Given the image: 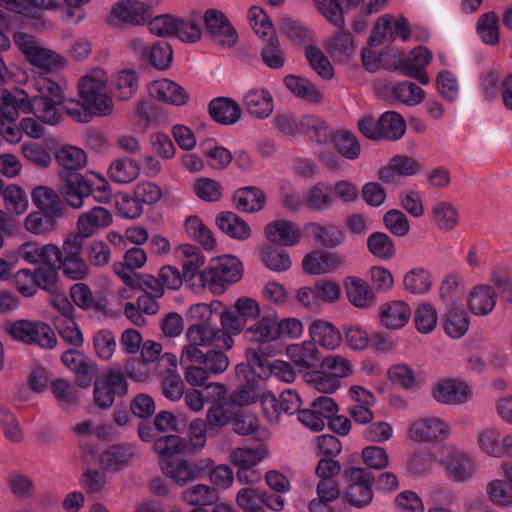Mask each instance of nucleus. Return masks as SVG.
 <instances>
[{
	"label": "nucleus",
	"instance_id": "22",
	"mask_svg": "<svg viewBox=\"0 0 512 512\" xmlns=\"http://www.w3.org/2000/svg\"><path fill=\"white\" fill-rule=\"evenodd\" d=\"M308 334L314 346H320L327 351L338 349L343 341L341 331L333 323L322 319H315L310 323Z\"/></svg>",
	"mask_w": 512,
	"mask_h": 512
},
{
	"label": "nucleus",
	"instance_id": "5",
	"mask_svg": "<svg viewBox=\"0 0 512 512\" xmlns=\"http://www.w3.org/2000/svg\"><path fill=\"white\" fill-rule=\"evenodd\" d=\"M186 344L181 351V364L200 363L204 353L211 349H224L220 329L207 323L190 325L185 332Z\"/></svg>",
	"mask_w": 512,
	"mask_h": 512
},
{
	"label": "nucleus",
	"instance_id": "34",
	"mask_svg": "<svg viewBox=\"0 0 512 512\" xmlns=\"http://www.w3.org/2000/svg\"><path fill=\"white\" fill-rule=\"evenodd\" d=\"M217 227L232 239L245 241L251 236L248 223L234 212L226 211L216 217Z\"/></svg>",
	"mask_w": 512,
	"mask_h": 512
},
{
	"label": "nucleus",
	"instance_id": "31",
	"mask_svg": "<svg viewBox=\"0 0 512 512\" xmlns=\"http://www.w3.org/2000/svg\"><path fill=\"white\" fill-rule=\"evenodd\" d=\"M318 349L310 340L290 344L286 348V355L299 372H306L314 368L319 360Z\"/></svg>",
	"mask_w": 512,
	"mask_h": 512
},
{
	"label": "nucleus",
	"instance_id": "10",
	"mask_svg": "<svg viewBox=\"0 0 512 512\" xmlns=\"http://www.w3.org/2000/svg\"><path fill=\"white\" fill-rule=\"evenodd\" d=\"M375 90L382 98L407 106H416L425 98V91L410 81L380 80L375 84Z\"/></svg>",
	"mask_w": 512,
	"mask_h": 512
},
{
	"label": "nucleus",
	"instance_id": "38",
	"mask_svg": "<svg viewBox=\"0 0 512 512\" xmlns=\"http://www.w3.org/2000/svg\"><path fill=\"white\" fill-rule=\"evenodd\" d=\"M162 472L177 485L183 486L198 477L199 468L187 460H167L161 464Z\"/></svg>",
	"mask_w": 512,
	"mask_h": 512
},
{
	"label": "nucleus",
	"instance_id": "33",
	"mask_svg": "<svg viewBox=\"0 0 512 512\" xmlns=\"http://www.w3.org/2000/svg\"><path fill=\"white\" fill-rule=\"evenodd\" d=\"M387 376L394 385L409 391L420 389L425 382L420 373L405 363L392 365L387 371Z\"/></svg>",
	"mask_w": 512,
	"mask_h": 512
},
{
	"label": "nucleus",
	"instance_id": "3",
	"mask_svg": "<svg viewBox=\"0 0 512 512\" xmlns=\"http://www.w3.org/2000/svg\"><path fill=\"white\" fill-rule=\"evenodd\" d=\"M109 76L101 67H93L82 75L77 82V92L96 116H108L113 112L112 96L107 93Z\"/></svg>",
	"mask_w": 512,
	"mask_h": 512
},
{
	"label": "nucleus",
	"instance_id": "12",
	"mask_svg": "<svg viewBox=\"0 0 512 512\" xmlns=\"http://www.w3.org/2000/svg\"><path fill=\"white\" fill-rule=\"evenodd\" d=\"M431 395L437 403L459 405L471 398V388L461 379L443 378L432 385Z\"/></svg>",
	"mask_w": 512,
	"mask_h": 512
},
{
	"label": "nucleus",
	"instance_id": "4",
	"mask_svg": "<svg viewBox=\"0 0 512 512\" xmlns=\"http://www.w3.org/2000/svg\"><path fill=\"white\" fill-rule=\"evenodd\" d=\"M243 264L235 256L225 254L212 257L207 267L200 271V280L213 294H222L226 288L241 280Z\"/></svg>",
	"mask_w": 512,
	"mask_h": 512
},
{
	"label": "nucleus",
	"instance_id": "59",
	"mask_svg": "<svg viewBox=\"0 0 512 512\" xmlns=\"http://www.w3.org/2000/svg\"><path fill=\"white\" fill-rule=\"evenodd\" d=\"M51 391L57 403L68 408L77 405L81 399V393L69 381L65 379H55L51 382Z\"/></svg>",
	"mask_w": 512,
	"mask_h": 512
},
{
	"label": "nucleus",
	"instance_id": "15",
	"mask_svg": "<svg viewBox=\"0 0 512 512\" xmlns=\"http://www.w3.org/2000/svg\"><path fill=\"white\" fill-rule=\"evenodd\" d=\"M17 253L20 259L30 265L44 264L48 267H56L60 260L61 250L53 244L41 245L37 241H25L19 245Z\"/></svg>",
	"mask_w": 512,
	"mask_h": 512
},
{
	"label": "nucleus",
	"instance_id": "8",
	"mask_svg": "<svg viewBox=\"0 0 512 512\" xmlns=\"http://www.w3.org/2000/svg\"><path fill=\"white\" fill-rule=\"evenodd\" d=\"M439 463L445 470L446 475L457 483L470 481L476 474L472 457L468 452L454 444H448L442 448Z\"/></svg>",
	"mask_w": 512,
	"mask_h": 512
},
{
	"label": "nucleus",
	"instance_id": "32",
	"mask_svg": "<svg viewBox=\"0 0 512 512\" xmlns=\"http://www.w3.org/2000/svg\"><path fill=\"white\" fill-rule=\"evenodd\" d=\"M411 318V309L404 301H392L381 306L380 322L387 329L403 328Z\"/></svg>",
	"mask_w": 512,
	"mask_h": 512
},
{
	"label": "nucleus",
	"instance_id": "51",
	"mask_svg": "<svg viewBox=\"0 0 512 512\" xmlns=\"http://www.w3.org/2000/svg\"><path fill=\"white\" fill-rule=\"evenodd\" d=\"M175 254L182 263L184 276L188 278H193L205 263V256L191 244L180 245Z\"/></svg>",
	"mask_w": 512,
	"mask_h": 512
},
{
	"label": "nucleus",
	"instance_id": "53",
	"mask_svg": "<svg viewBox=\"0 0 512 512\" xmlns=\"http://www.w3.org/2000/svg\"><path fill=\"white\" fill-rule=\"evenodd\" d=\"M233 201L238 210L252 213L264 207L265 195L256 187H243L234 193Z\"/></svg>",
	"mask_w": 512,
	"mask_h": 512
},
{
	"label": "nucleus",
	"instance_id": "28",
	"mask_svg": "<svg viewBox=\"0 0 512 512\" xmlns=\"http://www.w3.org/2000/svg\"><path fill=\"white\" fill-rule=\"evenodd\" d=\"M420 168L419 162L414 158L396 155L389 160L386 167L379 171L378 177L385 183L393 184L398 177H410L418 174Z\"/></svg>",
	"mask_w": 512,
	"mask_h": 512
},
{
	"label": "nucleus",
	"instance_id": "16",
	"mask_svg": "<svg viewBox=\"0 0 512 512\" xmlns=\"http://www.w3.org/2000/svg\"><path fill=\"white\" fill-rule=\"evenodd\" d=\"M59 176L64 182L61 187V193L66 202L74 209L83 208L84 200L91 195L87 171L84 174L79 172H60Z\"/></svg>",
	"mask_w": 512,
	"mask_h": 512
},
{
	"label": "nucleus",
	"instance_id": "25",
	"mask_svg": "<svg viewBox=\"0 0 512 512\" xmlns=\"http://www.w3.org/2000/svg\"><path fill=\"white\" fill-rule=\"evenodd\" d=\"M267 240L275 245L291 247L296 245L301 236L298 226L292 221L277 219L266 224L264 228Z\"/></svg>",
	"mask_w": 512,
	"mask_h": 512
},
{
	"label": "nucleus",
	"instance_id": "30",
	"mask_svg": "<svg viewBox=\"0 0 512 512\" xmlns=\"http://www.w3.org/2000/svg\"><path fill=\"white\" fill-rule=\"evenodd\" d=\"M140 172V163L129 156L113 159L107 169V175L111 181L120 185L132 183L139 177Z\"/></svg>",
	"mask_w": 512,
	"mask_h": 512
},
{
	"label": "nucleus",
	"instance_id": "18",
	"mask_svg": "<svg viewBox=\"0 0 512 512\" xmlns=\"http://www.w3.org/2000/svg\"><path fill=\"white\" fill-rule=\"evenodd\" d=\"M148 20L145 9L140 0H119L116 1L108 15L111 24H126L131 26L143 25Z\"/></svg>",
	"mask_w": 512,
	"mask_h": 512
},
{
	"label": "nucleus",
	"instance_id": "48",
	"mask_svg": "<svg viewBox=\"0 0 512 512\" xmlns=\"http://www.w3.org/2000/svg\"><path fill=\"white\" fill-rule=\"evenodd\" d=\"M30 10L29 19L32 20L31 25L37 31L50 30L54 24L46 19L43 11H53L61 8V0H27Z\"/></svg>",
	"mask_w": 512,
	"mask_h": 512
},
{
	"label": "nucleus",
	"instance_id": "19",
	"mask_svg": "<svg viewBox=\"0 0 512 512\" xmlns=\"http://www.w3.org/2000/svg\"><path fill=\"white\" fill-rule=\"evenodd\" d=\"M26 61L34 68L39 70L40 73L35 75V77L40 75L46 76L45 74L55 73L65 69L68 65V60L65 56L54 50L46 48L43 45L39 46V48L36 49L35 52L26 59ZM33 78L34 76L25 82H22L21 80H17L16 82L19 85H22L21 87H24V84L30 82Z\"/></svg>",
	"mask_w": 512,
	"mask_h": 512
},
{
	"label": "nucleus",
	"instance_id": "23",
	"mask_svg": "<svg viewBox=\"0 0 512 512\" xmlns=\"http://www.w3.org/2000/svg\"><path fill=\"white\" fill-rule=\"evenodd\" d=\"M61 361L66 368L76 373L80 387L90 386L97 372V364L94 361L87 359L83 353L76 350L65 351Z\"/></svg>",
	"mask_w": 512,
	"mask_h": 512
},
{
	"label": "nucleus",
	"instance_id": "54",
	"mask_svg": "<svg viewBox=\"0 0 512 512\" xmlns=\"http://www.w3.org/2000/svg\"><path fill=\"white\" fill-rule=\"evenodd\" d=\"M503 437L496 428H484L477 434L479 449L490 457L501 458L504 455Z\"/></svg>",
	"mask_w": 512,
	"mask_h": 512
},
{
	"label": "nucleus",
	"instance_id": "29",
	"mask_svg": "<svg viewBox=\"0 0 512 512\" xmlns=\"http://www.w3.org/2000/svg\"><path fill=\"white\" fill-rule=\"evenodd\" d=\"M499 73L491 71L483 80L482 91L486 99L492 100L498 94L505 108L512 110V73L498 81Z\"/></svg>",
	"mask_w": 512,
	"mask_h": 512
},
{
	"label": "nucleus",
	"instance_id": "11",
	"mask_svg": "<svg viewBox=\"0 0 512 512\" xmlns=\"http://www.w3.org/2000/svg\"><path fill=\"white\" fill-rule=\"evenodd\" d=\"M345 474L351 482L346 492L347 502L356 508L368 506L373 500L372 473L360 467H352Z\"/></svg>",
	"mask_w": 512,
	"mask_h": 512
},
{
	"label": "nucleus",
	"instance_id": "35",
	"mask_svg": "<svg viewBox=\"0 0 512 512\" xmlns=\"http://www.w3.org/2000/svg\"><path fill=\"white\" fill-rule=\"evenodd\" d=\"M33 204L43 213L56 217L63 214V205L58 193L51 187L39 185L31 192Z\"/></svg>",
	"mask_w": 512,
	"mask_h": 512
},
{
	"label": "nucleus",
	"instance_id": "55",
	"mask_svg": "<svg viewBox=\"0 0 512 512\" xmlns=\"http://www.w3.org/2000/svg\"><path fill=\"white\" fill-rule=\"evenodd\" d=\"M463 279L456 273L444 277L439 288V297L447 307H457L463 297Z\"/></svg>",
	"mask_w": 512,
	"mask_h": 512
},
{
	"label": "nucleus",
	"instance_id": "44",
	"mask_svg": "<svg viewBox=\"0 0 512 512\" xmlns=\"http://www.w3.org/2000/svg\"><path fill=\"white\" fill-rule=\"evenodd\" d=\"M55 159L62 172H77L87 164V156L84 150L73 145H63L55 151Z\"/></svg>",
	"mask_w": 512,
	"mask_h": 512
},
{
	"label": "nucleus",
	"instance_id": "9",
	"mask_svg": "<svg viewBox=\"0 0 512 512\" xmlns=\"http://www.w3.org/2000/svg\"><path fill=\"white\" fill-rule=\"evenodd\" d=\"M244 340L250 344L249 354L255 355L252 353L253 350L263 355L268 354L269 345L277 341L276 311L271 310V312L260 316L253 324L246 327Z\"/></svg>",
	"mask_w": 512,
	"mask_h": 512
},
{
	"label": "nucleus",
	"instance_id": "7",
	"mask_svg": "<svg viewBox=\"0 0 512 512\" xmlns=\"http://www.w3.org/2000/svg\"><path fill=\"white\" fill-rule=\"evenodd\" d=\"M452 425L448 420L436 415H426L409 423L408 438L416 443H440L451 437Z\"/></svg>",
	"mask_w": 512,
	"mask_h": 512
},
{
	"label": "nucleus",
	"instance_id": "13",
	"mask_svg": "<svg viewBox=\"0 0 512 512\" xmlns=\"http://www.w3.org/2000/svg\"><path fill=\"white\" fill-rule=\"evenodd\" d=\"M347 258L338 253L315 250L304 256L302 268L310 275L332 274L345 268Z\"/></svg>",
	"mask_w": 512,
	"mask_h": 512
},
{
	"label": "nucleus",
	"instance_id": "21",
	"mask_svg": "<svg viewBox=\"0 0 512 512\" xmlns=\"http://www.w3.org/2000/svg\"><path fill=\"white\" fill-rule=\"evenodd\" d=\"M139 74L130 67L116 70L109 76L110 95L118 100L126 101L131 99L139 88Z\"/></svg>",
	"mask_w": 512,
	"mask_h": 512
},
{
	"label": "nucleus",
	"instance_id": "56",
	"mask_svg": "<svg viewBox=\"0 0 512 512\" xmlns=\"http://www.w3.org/2000/svg\"><path fill=\"white\" fill-rule=\"evenodd\" d=\"M368 251L382 261H388L395 257L396 246L392 238L384 232H374L367 238Z\"/></svg>",
	"mask_w": 512,
	"mask_h": 512
},
{
	"label": "nucleus",
	"instance_id": "49",
	"mask_svg": "<svg viewBox=\"0 0 512 512\" xmlns=\"http://www.w3.org/2000/svg\"><path fill=\"white\" fill-rule=\"evenodd\" d=\"M485 493L495 507L502 510L512 509V487L502 478L489 480L485 486Z\"/></svg>",
	"mask_w": 512,
	"mask_h": 512
},
{
	"label": "nucleus",
	"instance_id": "39",
	"mask_svg": "<svg viewBox=\"0 0 512 512\" xmlns=\"http://www.w3.org/2000/svg\"><path fill=\"white\" fill-rule=\"evenodd\" d=\"M210 116L218 123L231 125L241 117V110L237 102L230 98L219 97L209 104Z\"/></svg>",
	"mask_w": 512,
	"mask_h": 512
},
{
	"label": "nucleus",
	"instance_id": "14",
	"mask_svg": "<svg viewBox=\"0 0 512 512\" xmlns=\"http://www.w3.org/2000/svg\"><path fill=\"white\" fill-rule=\"evenodd\" d=\"M147 92L152 99L176 107L187 104L190 99L185 88L168 78H160L149 82Z\"/></svg>",
	"mask_w": 512,
	"mask_h": 512
},
{
	"label": "nucleus",
	"instance_id": "62",
	"mask_svg": "<svg viewBox=\"0 0 512 512\" xmlns=\"http://www.w3.org/2000/svg\"><path fill=\"white\" fill-rule=\"evenodd\" d=\"M438 322V314L433 304L421 302L414 312V323L421 334H430L434 331Z\"/></svg>",
	"mask_w": 512,
	"mask_h": 512
},
{
	"label": "nucleus",
	"instance_id": "45",
	"mask_svg": "<svg viewBox=\"0 0 512 512\" xmlns=\"http://www.w3.org/2000/svg\"><path fill=\"white\" fill-rule=\"evenodd\" d=\"M431 219L439 230L450 231L458 225L460 214L451 202L442 200L433 205Z\"/></svg>",
	"mask_w": 512,
	"mask_h": 512
},
{
	"label": "nucleus",
	"instance_id": "64",
	"mask_svg": "<svg viewBox=\"0 0 512 512\" xmlns=\"http://www.w3.org/2000/svg\"><path fill=\"white\" fill-rule=\"evenodd\" d=\"M61 338L71 346L80 347L84 343L82 332L74 320V315L70 317H55L53 320Z\"/></svg>",
	"mask_w": 512,
	"mask_h": 512
},
{
	"label": "nucleus",
	"instance_id": "46",
	"mask_svg": "<svg viewBox=\"0 0 512 512\" xmlns=\"http://www.w3.org/2000/svg\"><path fill=\"white\" fill-rule=\"evenodd\" d=\"M349 302L358 308H368L374 303V296L367 283L354 276L347 277L344 281Z\"/></svg>",
	"mask_w": 512,
	"mask_h": 512
},
{
	"label": "nucleus",
	"instance_id": "47",
	"mask_svg": "<svg viewBox=\"0 0 512 512\" xmlns=\"http://www.w3.org/2000/svg\"><path fill=\"white\" fill-rule=\"evenodd\" d=\"M121 271L119 278L126 284L131 286H138L144 293H149L156 298H161L164 295V288L158 278L149 274H137L125 272L120 266Z\"/></svg>",
	"mask_w": 512,
	"mask_h": 512
},
{
	"label": "nucleus",
	"instance_id": "58",
	"mask_svg": "<svg viewBox=\"0 0 512 512\" xmlns=\"http://www.w3.org/2000/svg\"><path fill=\"white\" fill-rule=\"evenodd\" d=\"M7 211L14 216L23 215L29 207L25 190L18 184H9L1 195Z\"/></svg>",
	"mask_w": 512,
	"mask_h": 512
},
{
	"label": "nucleus",
	"instance_id": "37",
	"mask_svg": "<svg viewBox=\"0 0 512 512\" xmlns=\"http://www.w3.org/2000/svg\"><path fill=\"white\" fill-rule=\"evenodd\" d=\"M302 135L320 145L329 143L333 131L328 123L317 115H304L301 117Z\"/></svg>",
	"mask_w": 512,
	"mask_h": 512
},
{
	"label": "nucleus",
	"instance_id": "42",
	"mask_svg": "<svg viewBox=\"0 0 512 512\" xmlns=\"http://www.w3.org/2000/svg\"><path fill=\"white\" fill-rule=\"evenodd\" d=\"M305 228L317 242L329 249L340 246L346 239L343 230H341L336 225H320L317 223H309Z\"/></svg>",
	"mask_w": 512,
	"mask_h": 512
},
{
	"label": "nucleus",
	"instance_id": "20",
	"mask_svg": "<svg viewBox=\"0 0 512 512\" xmlns=\"http://www.w3.org/2000/svg\"><path fill=\"white\" fill-rule=\"evenodd\" d=\"M270 455L266 444L260 443L253 447H237L230 452V461L238 467L237 479L240 483H246L242 473L259 465Z\"/></svg>",
	"mask_w": 512,
	"mask_h": 512
},
{
	"label": "nucleus",
	"instance_id": "50",
	"mask_svg": "<svg viewBox=\"0 0 512 512\" xmlns=\"http://www.w3.org/2000/svg\"><path fill=\"white\" fill-rule=\"evenodd\" d=\"M184 226L188 237L197 241L205 250L210 251L216 247L214 234L198 216L187 217Z\"/></svg>",
	"mask_w": 512,
	"mask_h": 512
},
{
	"label": "nucleus",
	"instance_id": "40",
	"mask_svg": "<svg viewBox=\"0 0 512 512\" xmlns=\"http://www.w3.org/2000/svg\"><path fill=\"white\" fill-rule=\"evenodd\" d=\"M133 453L129 447L122 445H113L98 453V447L96 448V462L87 463V465H101L103 468L118 470L122 466L126 465L132 458Z\"/></svg>",
	"mask_w": 512,
	"mask_h": 512
},
{
	"label": "nucleus",
	"instance_id": "27",
	"mask_svg": "<svg viewBox=\"0 0 512 512\" xmlns=\"http://www.w3.org/2000/svg\"><path fill=\"white\" fill-rule=\"evenodd\" d=\"M496 301L497 293L492 286L478 284L468 293L467 307L476 316H486L494 310Z\"/></svg>",
	"mask_w": 512,
	"mask_h": 512
},
{
	"label": "nucleus",
	"instance_id": "36",
	"mask_svg": "<svg viewBox=\"0 0 512 512\" xmlns=\"http://www.w3.org/2000/svg\"><path fill=\"white\" fill-rule=\"evenodd\" d=\"M246 321L234 310L225 309L220 314V337L222 339V347L230 350L234 345L233 336L244 333Z\"/></svg>",
	"mask_w": 512,
	"mask_h": 512
},
{
	"label": "nucleus",
	"instance_id": "61",
	"mask_svg": "<svg viewBox=\"0 0 512 512\" xmlns=\"http://www.w3.org/2000/svg\"><path fill=\"white\" fill-rule=\"evenodd\" d=\"M182 500L192 506H209L217 501V492L205 484H195L183 491Z\"/></svg>",
	"mask_w": 512,
	"mask_h": 512
},
{
	"label": "nucleus",
	"instance_id": "17",
	"mask_svg": "<svg viewBox=\"0 0 512 512\" xmlns=\"http://www.w3.org/2000/svg\"><path fill=\"white\" fill-rule=\"evenodd\" d=\"M204 21L207 32L220 46L230 48L236 44L237 32L222 12L210 9L206 11Z\"/></svg>",
	"mask_w": 512,
	"mask_h": 512
},
{
	"label": "nucleus",
	"instance_id": "63",
	"mask_svg": "<svg viewBox=\"0 0 512 512\" xmlns=\"http://www.w3.org/2000/svg\"><path fill=\"white\" fill-rule=\"evenodd\" d=\"M446 334L454 339L462 337L469 328V319L461 306L451 307L447 312L445 324Z\"/></svg>",
	"mask_w": 512,
	"mask_h": 512
},
{
	"label": "nucleus",
	"instance_id": "26",
	"mask_svg": "<svg viewBox=\"0 0 512 512\" xmlns=\"http://www.w3.org/2000/svg\"><path fill=\"white\" fill-rule=\"evenodd\" d=\"M113 217L110 211L102 206H95L82 213L77 220V231L85 238H90L99 230L112 224Z\"/></svg>",
	"mask_w": 512,
	"mask_h": 512
},
{
	"label": "nucleus",
	"instance_id": "1",
	"mask_svg": "<svg viewBox=\"0 0 512 512\" xmlns=\"http://www.w3.org/2000/svg\"><path fill=\"white\" fill-rule=\"evenodd\" d=\"M35 95L39 121L48 125H57L61 121L58 107H61L73 120L81 123L90 121L94 115L90 107L81 99L67 98L59 83L47 76H36L30 82Z\"/></svg>",
	"mask_w": 512,
	"mask_h": 512
},
{
	"label": "nucleus",
	"instance_id": "52",
	"mask_svg": "<svg viewBox=\"0 0 512 512\" xmlns=\"http://www.w3.org/2000/svg\"><path fill=\"white\" fill-rule=\"evenodd\" d=\"M431 51L423 46L414 48L407 56L397 62V67L404 75H416L418 70H424L432 60Z\"/></svg>",
	"mask_w": 512,
	"mask_h": 512
},
{
	"label": "nucleus",
	"instance_id": "41",
	"mask_svg": "<svg viewBox=\"0 0 512 512\" xmlns=\"http://www.w3.org/2000/svg\"><path fill=\"white\" fill-rule=\"evenodd\" d=\"M431 272L423 267L408 270L403 276L404 289L413 295H424L433 287Z\"/></svg>",
	"mask_w": 512,
	"mask_h": 512
},
{
	"label": "nucleus",
	"instance_id": "24",
	"mask_svg": "<svg viewBox=\"0 0 512 512\" xmlns=\"http://www.w3.org/2000/svg\"><path fill=\"white\" fill-rule=\"evenodd\" d=\"M242 104L246 112L256 119L268 118L274 110L272 94L265 88H251L243 96Z\"/></svg>",
	"mask_w": 512,
	"mask_h": 512
},
{
	"label": "nucleus",
	"instance_id": "43",
	"mask_svg": "<svg viewBox=\"0 0 512 512\" xmlns=\"http://www.w3.org/2000/svg\"><path fill=\"white\" fill-rule=\"evenodd\" d=\"M70 297L74 304L81 309H93L97 312H104L107 300L102 296H94L91 289L84 283H76L70 288Z\"/></svg>",
	"mask_w": 512,
	"mask_h": 512
},
{
	"label": "nucleus",
	"instance_id": "57",
	"mask_svg": "<svg viewBox=\"0 0 512 512\" xmlns=\"http://www.w3.org/2000/svg\"><path fill=\"white\" fill-rule=\"evenodd\" d=\"M306 205L312 210L321 212L333 205L332 185L318 182L305 193Z\"/></svg>",
	"mask_w": 512,
	"mask_h": 512
},
{
	"label": "nucleus",
	"instance_id": "60",
	"mask_svg": "<svg viewBox=\"0 0 512 512\" xmlns=\"http://www.w3.org/2000/svg\"><path fill=\"white\" fill-rule=\"evenodd\" d=\"M335 149L348 160H355L360 156L361 146L356 136L348 130L333 133L332 139Z\"/></svg>",
	"mask_w": 512,
	"mask_h": 512
},
{
	"label": "nucleus",
	"instance_id": "6",
	"mask_svg": "<svg viewBox=\"0 0 512 512\" xmlns=\"http://www.w3.org/2000/svg\"><path fill=\"white\" fill-rule=\"evenodd\" d=\"M6 332L15 341L28 345H36L46 349H53L57 345V338L49 324L40 320L18 319L5 324Z\"/></svg>",
	"mask_w": 512,
	"mask_h": 512
},
{
	"label": "nucleus",
	"instance_id": "2",
	"mask_svg": "<svg viewBox=\"0 0 512 512\" xmlns=\"http://www.w3.org/2000/svg\"><path fill=\"white\" fill-rule=\"evenodd\" d=\"M20 113L32 114L38 118L35 95L29 82L14 91L0 88V135L10 144H17L22 139L20 126L16 125Z\"/></svg>",
	"mask_w": 512,
	"mask_h": 512
}]
</instances>
